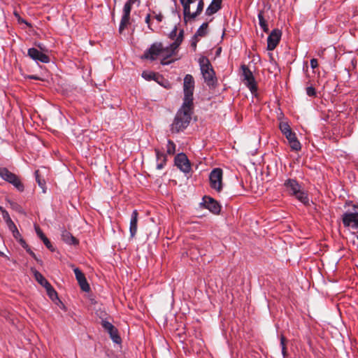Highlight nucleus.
Returning a JSON list of instances; mask_svg holds the SVG:
<instances>
[{
	"mask_svg": "<svg viewBox=\"0 0 358 358\" xmlns=\"http://www.w3.org/2000/svg\"><path fill=\"white\" fill-rule=\"evenodd\" d=\"M194 104L189 103L185 106V103H182L171 124L170 130L171 133L183 131L189 126L194 113Z\"/></svg>",
	"mask_w": 358,
	"mask_h": 358,
	"instance_id": "obj_1",
	"label": "nucleus"
},
{
	"mask_svg": "<svg viewBox=\"0 0 358 358\" xmlns=\"http://www.w3.org/2000/svg\"><path fill=\"white\" fill-rule=\"evenodd\" d=\"M199 63L204 82L210 88L215 89L217 85V79L210 60L203 56L199 58Z\"/></svg>",
	"mask_w": 358,
	"mask_h": 358,
	"instance_id": "obj_2",
	"label": "nucleus"
},
{
	"mask_svg": "<svg viewBox=\"0 0 358 358\" xmlns=\"http://www.w3.org/2000/svg\"><path fill=\"white\" fill-rule=\"evenodd\" d=\"M279 129L287 139L292 150L299 151L301 149V145L298 141L296 134L292 131L289 124L287 122H281L279 124Z\"/></svg>",
	"mask_w": 358,
	"mask_h": 358,
	"instance_id": "obj_3",
	"label": "nucleus"
},
{
	"mask_svg": "<svg viewBox=\"0 0 358 358\" xmlns=\"http://www.w3.org/2000/svg\"><path fill=\"white\" fill-rule=\"evenodd\" d=\"M194 80L192 75L187 74L184 78L183 82V101L185 106L189 103L194 104Z\"/></svg>",
	"mask_w": 358,
	"mask_h": 358,
	"instance_id": "obj_4",
	"label": "nucleus"
},
{
	"mask_svg": "<svg viewBox=\"0 0 358 358\" xmlns=\"http://www.w3.org/2000/svg\"><path fill=\"white\" fill-rule=\"evenodd\" d=\"M0 178L13 185L19 192H22L24 190V185L20 177L10 171L7 168L0 167Z\"/></svg>",
	"mask_w": 358,
	"mask_h": 358,
	"instance_id": "obj_5",
	"label": "nucleus"
},
{
	"mask_svg": "<svg viewBox=\"0 0 358 358\" xmlns=\"http://www.w3.org/2000/svg\"><path fill=\"white\" fill-rule=\"evenodd\" d=\"M164 45L160 42H155L152 43L150 47L146 50L143 55L141 57L142 59H148L155 61L158 56H162L163 58Z\"/></svg>",
	"mask_w": 358,
	"mask_h": 358,
	"instance_id": "obj_6",
	"label": "nucleus"
},
{
	"mask_svg": "<svg viewBox=\"0 0 358 358\" xmlns=\"http://www.w3.org/2000/svg\"><path fill=\"white\" fill-rule=\"evenodd\" d=\"M223 171L220 168L213 169L209 175L210 186L220 192L222 189Z\"/></svg>",
	"mask_w": 358,
	"mask_h": 358,
	"instance_id": "obj_7",
	"label": "nucleus"
},
{
	"mask_svg": "<svg viewBox=\"0 0 358 358\" xmlns=\"http://www.w3.org/2000/svg\"><path fill=\"white\" fill-rule=\"evenodd\" d=\"M183 29L180 30L178 35L177 36L174 42L170 44L169 49L170 53L168 55H163V58H162L161 64L162 65H169L173 62V60H167L169 58L171 57L173 55L176 54V51L178 48L180 46L183 40Z\"/></svg>",
	"mask_w": 358,
	"mask_h": 358,
	"instance_id": "obj_8",
	"label": "nucleus"
},
{
	"mask_svg": "<svg viewBox=\"0 0 358 358\" xmlns=\"http://www.w3.org/2000/svg\"><path fill=\"white\" fill-rule=\"evenodd\" d=\"M241 69L243 71L242 76L243 77V81L245 85L249 88L252 93L257 92V86L255 81V78L250 70V69L245 64H242Z\"/></svg>",
	"mask_w": 358,
	"mask_h": 358,
	"instance_id": "obj_9",
	"label": "nucleus"
},
{
	"mask_svg": "<svg viewBox=\"0 0 358 358\" xmlns=\"http://www.w3.org/2000/svg\"><path fill=\"white\" fill-rule=\"evenodd\" d=\"M174 164L181 171L185 173H189L191 171L190 162L183 152L179 153L175 157Z\"/></svg>",
	"mask_w": 358,
	"mask_h": 358,
	"instance_id": "obj_10",
	"label": "nucleus"
},
{
	"mask_svg": "<svg viewBox=\"0 0 358 358\" xmlns=\"http://www.w3.org/2000/svg\"><path fill=\"white\" fill-rule=\"evenodd\" d=\"M342 222L345 227L358 229V213L345 212L342 215Z\"/></svg>",
	"mask_w": 358,
	"mask_h": 358,
	"instance_id": "obj_11",
	"label": "nucleus"
},
{
	"mask_svg": "<svg viewBox=\"0 0 358 358\" xmlns=\"http://www.w3.org/2000/svg\"><path fill=\"white\" fill-rule=\"evenodd\" d=\"M201 203L205 208L208 209L212 213L218 215L221 210V206L213 198L209 196H204Z\"/></svg>",
	"mask_w": 358,
	"mask_h": 358,
	"instance_id": "obj_12",
	"label": "nucleus"
},
{
	"mask_svg": "<svg viewBox=\"0 0 358 358\" xmlns=\"http://www.w3.org/2000/svg\"><path fill=\"white\" fill-rule=\"evenodd\" d=\"M132 5H133V3H130L128 1L124 3V8H123V15L122 16L120 23V27H119L120 33H122L123 31V30L129 24L130 13H131Z\"/></svg>",
	"mask_w": 358,
	"mask_h": 358,
	"instance_id": "obj_13",
	"label": "nucleus"
},
{
	"mask_svg": "<svg viewBox=\"0 0 358 358\" xmlns=\"http://www.w3.org/2000/svg\"><path fill=\"white\" fill-rule=\"evenodd\" d=\"M282 36V31L278 29L271 31L267 38V50H273L278 45Z\"/></svg>",
	"mask_w": 358,
	"mask_h": 358,
	"instance_id": "obj_14",
	"label": "nucleus"
},
{
	"mask_svg": "<svg viewBox=\"0 0 358 358\" xmlns=\"http://www.w3.org/2000/svg\"><path fill=\"white\" fill-rule=\"evenodd\" d=\"M101 325L103 328L108 331L110 338L114 343L118 344L122 342V339L118 334L117 328H115L110 322L106 320H102Z\"/></svg>",
	"mask_w": 358,
	"mask_h": 358,
	"instance_id": "obj_15",
	"label": "nucleus"
},
{
	"mask_svg": "<svg viewBox=\"0 0 358 358\" xmlns=\"http://www.w3.org/2000/svg\"><path fill=\"white\" fill-rule=\"evenodd\" d=\"M28 56L36 62L47 64L50 62V57L35 48H31L27 51Z\"/></svg>",
	"mask_w": 358,
	"mask_h": 358,
	"instance_id": "obj_16",
	"label": "nucleus"
},
{
	"mask_svg": "<svg viewBox=\"0 0 358 358\" xmlns=\"http://www.w3.org/2000/svg\"><path fill=\"white\" fill-rule=\"evenodd\" d=\"M284 186L288 194L292 196L296 194V192L301 189L300 184L296 179L289 178L286 180L284 182Z\"/></svg>",
	"mask_w": 358,
	"mask_h": 358,
	"instance_id": "obj_17",
	"label": "nucleus"
},
{
	"mask_svg": "<svg viewBox=\"0 0 358 358\" xmlns=\"http://www.w3.org/2000/svg\"><path fill=\"white\" fill-rule=\"evenodd\" d=\"M204 7V1L203 0H199L197 4L196 10L194 13H192L189 10V14L183 15L184 21L187 22V21L195 19L197 16H199L203 11Z\"/></svg>",
	"mask_w": 358,
	"mask_h": 358,
	"instance_id": "obj_18",
	"label": "nucleus"
},
{
	"mask_svg": "<svg viewBox=\"0 0 358 358\" xmlns=\"http://www.w3.org/2000/svg\"><path fill=\"white\" fill-rule=\"evenodd\" d=\"M138 213L137 210H133L131 216L129 232L131 238H134L137 232Z\"/></svg>",
	"mask_w": 358,
	"mask_h": 358,
	"instance_id": "obj_19",
	"label": "nucleus"
},
{
	"mask_svg": "<svg viewBox=\"0 0 358 358\" xmlns=\"http://www.w3.org/2000/svg\"><path fill=\"white\" fill-rule=\"evenodd\" d=\"M222 0H213L206 10V15L210 16L216 13L222 8Z\"/></svg>",
	"mask_w": 358,
	"mask_h": 358,
	"instance_id": "obj_20",
	"label": "nucleus"
},
{
	"mask_svg": "<svg viewBox=\"0 0 358 358\" xmlns=\"http://www.w3.org/2000/svg\"><path fill=\"white\" fill-rule=\"evenodd\" d=\"M61 236L62 240L67 244L76 245L79 243L78 240L66 229L62 230Z\"/></svg>",
	"mask_w": 358,
	"mask_h": 358,
	"instance_id": "obj_21",
	"label": "nucleus"
},
{
	"mask_svg": "<svg viewBox=\"0 0 358 358\" xmlns=\"http://www.w3.org/2000/svg\"><path fill=\"white\" fill-rule=\"evenodd\" d=\"M36 232L38 235V236L42 240L44 245L48 248L51 252L55 251V248L52 245L50 240L45 236L44 233L42 231V230L40 229L39 227L35 226Z\"/></svg>",
	"mask_w": 358,
	"mask_h": 358,
	"instance_id": "obj_22",
	"label": "nucleus"
},
{
	"mask_svg": "<svg viewBox=\"0 0 358 358\" xmlns=\"http://www.w3.org/2000/svg\"><path fill=\"white\" fill-rule=\"evenodd\" d=\"M155 152L156 154V157H157V169H162L164 168V166H165V164L166 163V161H167L166 155L164 153L160 152L159 150L157 148L155 149Z\"/></svg>",
	"mask_w": 358,
	"mask_h": 358,
	"instance_id": "obj_23",
	"label": "nucleus"
},
{
	"mask_svg": "<svg viewBox=\"0 0 358 358\" xmlns=\"http://www.w3.org/2000/svg\"><path fill=\"white\" fill-rule=\"evenodd\" d=\"M293 196L303 205L306 206H309L310 205L307 193L301 189H300L296 194H294Z\"/></svg>",
	"mask_w": 358,
	"mask_h": 358,
	"instance_id": "obj_24",
	"label": "nucleus"
},
{
	"mask_svg": "<svg viewBox=\"0 0 358 358\" xmlns=\"http://www.w3.org/2000/svg\"><path fill=\"white\" fill-rule=\"evenodd\" d=\"M142 77L146 80H164V77L162 75L152 71H143Z\"/></svg>",
	"mask_w": 358,
	"mask_h": 358,
	"instance_id": "obj_25",
	"label": "nucleus"
},
{
	"mask_svg": "<svg viewBox=\"0 0 358 358\" xmlns=\"http://www.w3.org/2000/svg\"><path fill=\"white\" fill-rule=\"evenodd\" d=\"M34 275L36 280L45 288L50 286V282L44 278V276L38 271H34Z\"/></svg>",
	"mask_w": 358,
	"mask_h": 358,
	"instance_id": "obj_26",
	"label": "nucleus"
},
{
	"mask_svg": "<svg viewBox=\"0 0 358 358\" xmlns=\"http://www.w3.org/2000/svg\"><path fill=\"white\" fill-rule=\"evenodd\" d=\"M264 12L263 10H260L258 13L259 24L263 31L267 33L268 32L269 29L267 21L264 18Z\"/></svg>",
	"mask_w": 358,
	"mask_h": 358,
	"instance_id": "obj_27",
	"label": "nucleus"
},
{
	"mask_svg": "<svg viewBox=\"0 0 358 358\" xmlns=\"http://www.w3.org/2000/svg\"><path fill=\"white\" fill-rule=\"evenodd\" d=\"M19 242L21 245V246L25 249V250L27 251V252L28 254H29L36 262H42L41 260L38 259L36 257V255H35V253L31 250V248L29 247V245L27 244L26 241L22 238H20V240H19Z\"/></svg>",
	"mask_w": 358,
	"mask_h": 358,
	"instance_id": "obj_28",
	"label": "nucleus"
},
{
	"mask_svg": "<svg viewBox=\"0 0 358 358\" xmlns=\"http://www.w3.org/2000/svg\"><path fill=\"white\" fill-rule=\"evenodd\" d=\"M208 27V22H203L200 27L197 29L196 34L194 36V38H197V36L203 37L207 34V29Z\"/></svg>",
	"mask_w": 358,
	"mask_h": 358,
	"instance_id": "obj_29",
	"label": "nucleus"
},
{
	"mask_svg": "<svg viewBox=\"0 0 358 358\" xmlns=\"http://www.w3.org/2000/svg\"><path fill=\"white\" fill-rule=\"evenodd\" d=\"M183 7V15L189 14L190 5L196 0H179Z\"/></svg>",
	"mask_w": 358,
	"mask_h": 358,
	"instance_id": "obj_30",
	"label": "nucleus"
},
{
	"mask_svg": "<svg viewBox=\"0 0 358 358\" xmlns=\"http://www.w3.org/2000/svg\"><path fill=\"white\" fill-rule=\"evenodd\" d=\"M34 174H35L36 180L38 186L43 189V192L45 193V189H46L45 180L43 178H41V175H40V172H39L38 170H36L35 171Z\"/></svg>",
	"mask_w": 358,
	"mask_h": 358,
	"instance_id": "obj_31",
	"label": "nucleus"
},
{
	"mask_svg": "<svg viewBox=\"0 0 358 358\" xmlns=\"http://www.w3.org/2000/svg\"><path fill=\"white\" fill-rule=\"evenodd\" d=\"M280 346L282 349V355L284 358H286L288 356L287 350V340L285 336L282 334L280 335Z\"/></svg>",
	"mask_w": 358,
	"mask_h": 358,
	"instance_id": "obj_32",
	"label": "nucleus"
},
{
	"mask_svg": "<svg viewBox=\"0 0 358 358\" xmlns=\"http://www.w3.org/2000/svg\"><path fill=\"white\" fill-rule=\"evenodd\" d=\"M7 226H8V229H10V231H11L13 237L17 240H20V238H21V235H20L16 225L15 224V223L14 222L10 223V224H8Z\"/></svg>",
	"mask_w": 358,
	"mask_h": 358,
	"instance_id": "obj_33",
	"label": "nucleus"
},
{
	"mask_svg": "<svg viewBox=\"0 0 358 358\" xmlns=\"http://www.w3.org/2000/svg\"><path fill=\"white\" fill-rule=\"evenodd\" d=\"M45 289L48 295L51 299L54 300L55 299H57V293L50 284V286L46 287Z\"/></svg>",
	"mask_w": 358,
	"mask_h": 358,
	"instance_id": "obj_34",
	"label": "nucleus"
},
{
	"mask_svg": "<svg viewBox=\"0 0 358 358\" xmlns=\"http://www.w3.org/2000/svg\"><path fill=\"white\" fill-rule=\"evenodd\" d=\"M78 282L83 291L87 292L90 290V287L87 281L86 278L82 280L78 281Z\"/></svg>",
	"mask_w": 358,
	"mask_h": 358,
	"instance_id": "obj_35",
	"label": "nucleus"
},
{
	"mask_svg": "<svg viewBox=\"0 0 358 358\" xmlns=\"http://www.w3.org/2000/svg\"><path fill=\"white\" fill-rule=\"evenodd\" d=\"M166 152L169 155H173L176 152V144L171 140L168 141Z\"/></svg>",
	"mask_w": 358,
	"mask_h": 358,
	"instance_id": "obj_36",
	"label": "nucleus"
},
{
	"mask_svg": "<svg viewBox=\"0 0 358 358\" xmlns=\"http://www.w3.org/2000/svg\"><path fill=\"white\" fill-rule=\"evenodd\" d=\"M73 271L78 282L85 278L84 273L78 268H75Z\"/></svg>",
	"mask_w": 358,
	"mask_h": 358,
	"instance_id": "obj_37",
	"label": "nucleus"
},
{
	"mask_svg": "<svg viewBox=\"0 0 358 358\" xmlns=\"http://www.w3.org/2000/svg\"><path fill=\"white\" fill-rule=\"evenodd\" d=\"M306 94L308 96H311V97H315L317 96V92H316V90L314 87L313 86H309V87H307L306 88Z\"/></svg>",
	"mask_w": 358,
	"mask_h": 358,
	"instance_id": "obj_38",
	"label": "nucleus"
},
{
	"mask_svg": "<svg viewBox=\"0 0 358 358\" xmlns=\"http://www.w3.org/2000/svg\"><path fill=\"white\" fill-rule=\"evenodd\" d=\"M3 217L7 225L10 224V223L13 222L8 214V213L6 210L2 211Z\"/></svg>",
	"mask_w": 358,
	"mask_h": 358,
	"instance_id": "obj_39",
	"label": "nucleus"
},
{
	"mask_svg": "<svg viewBox=\"0 0 358 358\" xmlns=\"http://www.w3.org/2000/svg\"><path fill=\"white\" fill-rule=\"evenodd\" d=\"M310 66L313 69H315V68H317L318 66V62H317V59H311L310 61Z\"/></svg>",
	"mask_w": 358,
	"mask_h": 358,
	"instance_id": "obj_40",
	"label": "nucleus"
},
{
	"mask_svg": "<svg viewBox=\"0 0 358 358\" xmlns=\"http://www.w3.org/2000/svg\"><path fill=\"white\" fill-rule=\"evenodd\" d=\"M151 17H152V15L150 13H148L145 18V23L148 24V28L151 29L150 28V20H151Z\"/></svg>",
	"mask_w": 358,
	"mask_h": 358,
	"instance_id": "obj_41",
	"label": "nucleus"
},
{
	"mask_svg": "<svg viewBox=\"0 0 358 358\" xmlns=\"http://www.w3.org/2000/svg\"><path fill=\"white\" fill-rule=\"evenodd\" d=\"M177 31H178V29L176 27H175L174 29L171 31V33L169 34V37L171 39H174V38L177 36Z\"/></svg>",
	"mask_w": 358,
	"mask_h": 358,
	"instance_id": "obj_42",
	"label": "nucleus"
},
{
	"mask_svg": "<svg viewBox=\"0 0 358 358\" xmlns=\"http://www.w3.org/2000/svg\"><path fill=\"white\" fill-rule=\"evenodd\" d=\"M197 42H198V40L196 39V38H194L193 37V40H192V41L191 43V46L192 47L194 51H195L196 49Z\"/></svg>",
	"mask_w": 358,
	"mask_h": 358,
	"instance_id": "obj_43",
	"label": "nucleus"
},
{
	"mask_svg": "<svg viewBox=\"0 0 358 358\" xmlns=\"http://www.w3.org/2000/svg\"><path fill=\"white\" fill-rule=\"evenodd\" d=\"M155 18L157 20V22H161L163 20L164 16L162 13H159L155 16Z\"/></svg>",
	"mask_w": 358,
	"mask_h": 358,
	"instance_id": "obj_44",
	"label": "nucleus"
},
{
	"mask_svg": "<svg viewBox=\"0 0 358 358\" xmlns=\"http://www.w3.org/2000/svg\"><path fill=\"white\" fill-rule=\"evenodd\" d=\"M157 83L159 85L164 86V87H166V86L164 85V82L168 83V81L164 78V80H155Z\"/></svg>",
	"mask_w": 358,
	"mask_h": 358,
	"instance_id": "obj_45",
	"label": "nucleus"
},
{
	"mask_svg": "<svg viewBox=\"0 0 358 358\" xmlns=\"http://www.w3.org/2000/svg\"><path fill=\"white\" fill-rule=\"evenodd\" d=\"M170 49H169V47H164V50H163V55H168L169 53H170Z\"/></svg>",
	"mask_w": 358,
	"mask_h": 358,
	"instance_id": "obj_46",
	"label": "nucleus"
},
{
	"mask_svg": "<svg viewBox=\"0 0 358 358\" xmlns=\"http://www.w3.org/2000/svg\"><path fill=\"white\" fill-rule=\"evenodd\" d=\"M29 78L32 79V80H40L39 77H38L37 76H34V75L29 76Z\"/></svg>",
	"mask_w": 358,
	"mask_h": 358,
	"instance_id": "obj_47",
	"label": "nucleus"
},
{
	"mask_svg": "<svg viewBox=\"0 0 358 358\" xmlns=\"http://www.w3.org/2000/svg\"><path fill=\"white\" fill-rule=\"evenodd\" d=\"M353 202L352 201H348L345 203V206H352V207Z\"/></svg>",
	"mask_w": 358,
	"mask_h": 358,
	"instance_id": "obj_48",
	"label": "nucleus"
},
{
	"mask_svg": "<svg viewBox=\"0 0 358 358\" xmlns=\"http://www.w3.org/2000/svg\"><path fill=\"white\" fill-rule=\"evenodd\" d=\"M352 208H354V210H357L356 213H358V204H352Z\"/></svg>",
	"mask_w": 358,
	"mask_h": 358,
	"instance_id": "obj_49",
	"label": "nucleus"
},
{
	"mask_svg": "<svg viewBox=\"0 0 358 358\" xmlns=\"http://www.w3.org/2000/svg\"><path fill=\"white\" fill-rule=\"evenodd\" d=\"M37 46H38V47L41 50H43V51H44V50H45V49L43 48V44H41V43H38V44L37 45Z\"/></svg>",
	"mask_w": 358,
	"mask_h": 358,
	"instance_id": "obj_50",
	"label": "nucleus"
},
{
	"mask_svg": "<svg viewBox=\"0 0 358 358\" xmlns=\"http://www.w3.org/2000/svg\"><path fill=\"white\" fill-rule=\"evenodd\" d=\"M128 1H129L130 3H135L136 1H140L139 0H128Z\"/></svg>",
	"mask_w": 358,
	"mask_h": 358,
	"instance_id": "obj_51",
	"label": "nucleus"
},
{
	"mask_svg": "<svg viewBox=\"0 0 358 358\" xmlns=\"http://www.w3.org/2000/svg\"><path fill=\"white\" fill-rule=\"evenodd\" d=\"M152 15H153V17H155V16L156 15H157V13H156V12H155V11H154V10H152Z\"/></svg>",
	"mask_w": 358,
	"mask_h": 358,
	"instance_id": "obj_52",
	"label": "nucleus"
},
{
	"mask_svg": "<svg viewBox=\"0 0 358 358\" xmlns=\"http://www.w3.org/2000/svg\"><path fill=\"white\" fill-rule=\"evenodd\" d=\"M3 256H4L3 252H1V251H0V257H3Z\"/></svg>",
	"mask_w": 358,
	"mask_h": 358,
	"instance_id": "obj_53",
	"label": "nucleus"
},
{
	"mask_svg": "<svg viewBox=\"0 0 358 358\" xmlns=\"http://www.w3.org/2000/svg\"><path fill=\"white\" fill-rule=\"evenodd\" d=\"M357 239H358V236H357Z\"/></svg>",
	"mask_w": 358,
	"mask_h": 358,
	"instance_id": "obj_54",
	"label": "nucleus"
}]
</instances>
